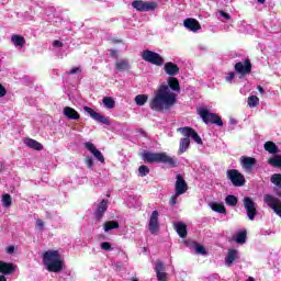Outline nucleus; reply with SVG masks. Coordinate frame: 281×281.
Returning <instances> with one entry per match:
<instances>
[{
    "instance_id": "1",
    "label": "nucleus",
    "mask_w": 281,
    "mask_h": 281,
    "mask_svg": "<svg viewBox=\"0 0 281 281\" xmlns=\"http://www.w3.org/2000/svg\"><path fill=\"white\" fill-rule=\"evenodd\" d=\"M170 89L172 91H181L179 79L175 77H169L168 86L161 85L158 90L155 91V97L149 103L151 111H168V109L175 106V104L177 103V94L170 92Z\"/></svg>"
},
{
    "instance_id": "2",
    "label": "nucleus",
    "mask_w": 281,
    "mask_h": 281,
    "mask_svg": "<svg viewBox=\"0 0 281 281\" xmlns=\"http://www.w3.org/2000/svg\"><path fill=\"white\" fill-rule=\"evenodd\" d=\"M142 159L146 164H166L169 168H177V158L168 156L166 153L144 151Z\"/></svg>"
},
{
    "instance_id": "3",
    "label": "nucleus",
    "mask_w": 281,
    "mask_h": 281,
    "mask_svg": "<svg viewBox=\"0 0 281 281\" xmlns=\"http://www.w3.org/2000/svg\"><path fill=\"white\" fill-rule=\"evenodd\" d=\"M44 265L50 273H60L63 260L58 250H48L44 254Z\"/></svg>"
},
{
    "instance_id": "4",
    "label": "nucleus",
    "mask_w": 281,
    "mask_h": 281,
    "mask_svg": "<svg viewBox=\"0 0 281 281\" xmlns=\"http://www.w3.org/2000/svg\"><path fill=\"white\" fill-rule=\"evenodd\" d=\"M198 114L204 124H215L216 126H223V119L218 114L212 113L205 108H200L198 110Z\"/></svg>"
},
{
    "instance_id": "5",
    "label": "nucleus",
    "mask_w": 281,
    "mask_h": 281,
    "mask_svg": "<svg viewBox=\"0 0 281 281\" xmlns=\"http://www.w3.org/2000/svg\"><path fill=\"white\" fill-rule=\"evenodd\" d=\"M142 58L145 63H149V65H155V67H162L165 60L159 55V53L153 52L150 49H145L142 52Z\"/></svg>"
},
{
    "instance_id": "6",
    "label": "nucleus",
    "mask_w": 281,
    "mask_h": 281,
    "mask_svg": "<svg viewBox=\"0 0 281 281\" xmlns=\"http://www.w3.org/2000/svg\"><path fill=\"white\" fill-rule=\"evenodd\" d=\"M132 8L137 12H155L157 10V2H148L144 0H134Z\"/></svg>"
},
{
    "instance_id": "7",
    "label": "nucleus",
    "mask_w": 281,
    "mask_h": 281,
    "mask_svg": "<svg viewBox=\"0 0 281 281\" xmlns=\"http://www.w3.org/2000/svg\"><path fill=\"white\" fill-rule=\"evenodd\" d=\"M227 179H229L235 188H243V186L247 183V180H245V176L236 169H231L227 171Z\"/></svg>"
},
{
    "instance_id": "8",
    "label": "nucleus",
    "mask_w": 281,
    "mask_h": 281,
    "mask_svg": "<svg viewBox=\"0 0 281 281\" xmlns=\"http://www.w3.org/2000/svg\"><path fill=\"white\" fill-rule=\"evenodd\" d=\"M244 207L246 210L249 221H254V218H256V216L258 215V206L256 205V202H254L251 198L245 196Z\"/></svg>"
},
{
    "instance_id": "9",
    "label": "nucleus",
    "mask_w": 281,
    "mask_h": 281,
    "mask_svg": "<svg viewBox=\"0 0 281 281\" xmlns=\"http://www.w3.org/2000/svg\"><path fill=\"white\" fill-rule=\"evenodd\" d=\"M83 111L86 113H88V115H90V117H92V120H94V122H98L99 124H105V126H110L111 125V121H109V117L94 112L93 109H91L90 106H83Z\"/></svg>"
},
{
    "instance_id": "10",
    "label": "nucleus",
    "mask_w": 281,
    "mask_h": 281,
    "mask_svg": "<svg viewBox=\"0 0 281 281\" xmlns=\"http://www.w3.org/2000/svg\"><path fill=\"white\" fill-rule=\"evenodd\" d=\"M178 131H180V133H182L184 137H188V138L191 137V139H193L195 144H200V145L203 144V139H201V136H199V133H196L194 128L190 126H186V127L178 128Z\"/></svg>"
},
{
    "instance_id": "11",
    "label": "nucleus",
    "mask_w": 281,
    "mask_h": 281,
    "mask_svg": "<svg viewBox=\"0 0 281 281\" xmlns=\"http://www.w3.org/2000/svg\"><path fill=\"white\" fill-rule=\"evenodd\" d=\"M175 191L177 195L186 194L188 192V182H186V178H183V175L181 173L176 176Z\"/></svg>"
},
{
    "instance_id": "12",
    "label": "nucleus",
    "mask_w": 281,
    "mask_h": 281,
    "mask_svg": "<svg viewBox=\"0 0 281 281\" xmlns=\"http://www.w3.org/2000/svg\"><path fill=\"white\" fill-rule=\"evenodd\" d=\"M148 229L150 234H157V232H159V211L151 212Z\"/></svg>"
},
{
    "instance_id": "13",
    "label": "nucleus",
    "mask_w": 281,
    "mask_h": 281,
    "mask_svg": "<svg viewBox=\"0 0 281 281\" xmlns=\"http://www.w3.org/2000/svg\"><path fill=\"white\" fill-rule=\"evenodd\" d=\"M109 210V200H102L98 206L97 210L94 211V216L97 221H102L104 217V214Z\"/></svg>"
},
{
    "instance_id": "14",
    "label": "nucleus",
    "mask_w": 281,
    "mask_h": 281,
    "mask_svg": "<svg viewBox=\"0 0 281 281\" xmlns=\"http://www.w3.org/2000/svg\"><path fill=\"white\" fill-rule=\"evenodd\" d=\"M85 148H87V150H89L93 155V157L98 159V161H100L101 164H104V155H102L101 150L95 148V145H93V143L91 142L85 143Z\"/></svg>"
},
{
    "instance_id": "15",
    "label": "nucleus",
    "mask_w": 281,
    "mask_h": 281,
    "mask_svg": "<svg viewBox=\"0 0 281 281\" xmlns=\"http://www.w3.org/2000/svg\"><path fill=\"white\" fill-rule=\"evenodd\" d=\"M156 278L158 281H168V273L166 271V265L162 261H157L155 266Z\"/></svg>"
},
{
    "instance_id": "16",
    "label": "nucleus",
    "mask_w": 281,
    "mask_h": 281,
    "mask_svg": "<svg viewBox=\"0 0 281 281\" xmlns=\"http://www.w3.org/2000/svg\"><path fill=\"white\" fill-rule=\"evenodd\" d=\"M14 271H16L14 263L0 260V273H2V276H12Z\"/></svg>"
},
{
    "instance_id": "17",
    "label": "nucleus",
    "mask_w": 281,
    "mask_h": 281,
    "mask_svg": "<svg viewBox=\"0 0 281 281\" xmlns=\"http://www.w3.org/2000/svg\"><path fill=\"white\" fill-rule=\"evenodd\" d=\"M183 25L187 30H190V32H199V30H201V23L194 18L186 19Z\"/></svg>"
},
{
    "instance_id": "18",
    "label": "nucleus",
    "mask_w": 281,
    "mask_h": 281,
    "mask_svg": "<svg viewBox=\"0 0 281 281\" xmlns=\"http://www.w3.org/2000/svg\"><path fill=\"white\" fill-rule=\"evenodd\" d=\"M240 161L241 168L247 172H251V170H254V166H256V158L254 157L241 156Z\"/></svg>"
},
{
    "instance_id": "19",
    "label": "nucleus",
    "mask_w": 281,
    "mask_h": 281,
    "mask_svg": "<svg viewBox=\"0 0 281 281\" xmlns=\"http://www.w3.org/2000/svg\"><path fill=\"white\" fill-rule=\"evenodd\" d=\"M251 59L247 58L244 61L235 64V71H251Z\"/></svg>"
},
{
    "instance_id": "20",
    "label": "nucleus",
    "mask_w": 281,
    "mask_h": 281,
    "mask_svg": "<svg viewBox=\"0 0 281 281\" xmlns=\"http://www.w3.org/2000/svg\"><path fill=\"white\" fill-rule=\"evenodd\" d=\"M24 144L27 146V148H32V150H43L44 148L43 144L30 137L24 138Z\"/></svg>"
},
{
    "instance_id": "21",
    "label": "nucleus",
    "mask_w": 281,
    "mask_h": 281,
    "mask_svg": "<svg viewBox=\"0 0 281 281\" xmlns=\"http://www.w3.org/2000/svg\"><path fill=\"white\" fill-rule=\"evenodd\" d=\"M175 229L180 236V238H187L188 237V225L183 222H178L175 226Z\"/></svg>"
},
{
    "instance_id": "22",
    "label": "nucleus",
    "mask_w": 281,
    "mask_h": 281,
    "mask_svg": "<svg viewBox=\"0 0 281 281\" xmlns=\"http://www.w3.org/2000/svg\"><path fill=\"white\" fill-rule=\"evenodd\" d=\"M64 115L68 120H80V113H78V111H76V109H74L71 106H66L64 109Z\"/></svg>"
},
{
    "instance_id": "23",
    "label": "nucleus",
    "mask_w": 281,
    "mask_h": 281,
    "mask_svg": "<svg viewBox=\"0 0 281 281\" xmlns=\"http://www.w3.org/2000/svg\"><path fill=\"white\" fill-rule=\"evenodd\" d=\"M263 148L267 153H270V155H278V153H280V147L271 140L266 142Z\"/></svg>"
},
{
    "instance_id": "24",
    "label": "nucleus",
    "mask_w": 281,
    "mask_h": 281,
    "mask_svg": "<svg viewBox=\"0 0 281 281\" xmlns=\"http://www.w3.org/2000/svg\"><path fill=\"white\" fill-rule=\"evenodd\" d=\"M189 148H190V138L186 136L184 138L180 139L178 155H183V153H186V150H188Z\"/></svg>"
},
{
    "instance_id": "25",
    "label": "nucleus",
    "mask_w": 281,
    "mask_h": 281,
    "mask_svg": "<svg viewBox=\"0 0 281 281\" xmlns=\"http://www.w3.org/2000/svg\"><path fill=\"white\" fill-rule=\"evenodd\" d=\"M115 69H117V71H128V69H131V64L126 59H121L116 61Z\"/></svg>"
},
{
    "instance_id": "26",
    "label": "nucleus",
    "mask_w": 281,
    "mask_h": 281,
    "mask_svg": "<svg viewBox=\"0 0 281 281\" xmlns=\"http://www.w3.org/2000/svg\"><path fill=\"white\" fill-rule=\"evenodd\" d=\"M11 43H13V45L15 47H24L25 46V37L14 34L11 36Z\"/></svg>"
},
{
    "instance_id": "27",
    "label": "nucleus",
    "mask_w": 281,
    "mask_h": 281,
    "mask_svg": "<svg viewBox=\"0 0 281 281\" xmlns=\"http://www.w3.org/2000/svg\"><path fill=\"white\" fill-rule=\"evenodd\" d=\"M237 254H238V251L236 249L228 250V254L225 258V262H226L227 267H232V265H234Z\"/></svg>"
},
{
    "instance_id": "28",
    "label": "nucleus",
    "mask_w": 281,
    "mask_h": 281,
    "mask_svg": "<svg viewBox=\"0 0 281 281\" xmlns=\"http://www.w3.org/2000/svg\"><path fill=\"white\" fill-rule=\"evenodd\" d=\"M211 210H213V212H217V214H227V209H225V205L218 202H213L211 204Z\"/></svg>"
},
{
    "instance_id": "29",
    "label": "nucleus",
    "mask_w": 281,
    "mask_h": 281,
    "mask_svg": "<svg viewBox=\"0 0 281 281\" xmlns=\"http://www.w3.org/2000/svg\"><path fill=\"white\" fill-rule=\"evenodd\" d=\"M104 232H111V229H120V223L117 221H109L103 224Z\"/></svg>"
},
{
    "instance_id": "30",
    "label": "nucleus",
    "mask_w": 281,
    "mask_h": 281,
    "mask_svg": "<svg viewBox=\"0 0 281 281\" xmlns=\"http://www.w3.org/2000/svg\"><path fill=\"white\" fill-rule=\"evenodd\" d=\"M237 245H245L247 243V231L239 232L235 237Z\"/></svg>"
},
{
    "instance_id": "31",
    "label": "nucleus",
    "mask_w": 281,
    "mask_h": 281,
    "mask_svg": "<svg viewBox=\"0 0 281 281\" xmlns=\"http://www.w3.org/2000/svg\"><path fill=\"white\" fill-rule=\"evenodd\" d=\"M268 164L273 168H281V155H276L268 159Z\"/></svg>"
},
{
    "instance_id": "32",
    "label": "nucleus",
    "mask_w": 281,
    "mask_h": 281,
    "mask_svg": "<svg viewBox=\"0 0 281 281\" xmlns=\"http://www.w3.org/2000/svg\"><path fill=\"white\" fill-rule=\"evenodd\" d=\"M192 247L198 254H201V256H207V250L203 247V245L192 241Z\"/></svg>"
},
{
    "instance_id": "33",
    "label": "nucleus",
    "mask_w": 281,
    "mask_h": 281,
    "mask_svg": "<svg viewBox=\"0 0 281 281\" xmlns=\"http://www.w3.org/2000/svg\"><path fill=\"white\" fill-rule=\"evenodd\" d=\"M135 102H136L137 106H144V104H146V102H148V95L147 94H137L135 97Z\"/></svg>"
},
{
    "instance_id": "34",
    "label": "nucleus",
    "mask_w": 281,
    "mask_h": 281,
    "mask_svg": "<svg viewBox=\"0 0 281 281\" xmlns=\"http://www.w3.org/2000/svg\"><path fill=\"white\" fill-rule=\"evenodd\" d=\"M225 203L231 207H236V205H238V198H236V195H227L225 198Z\"/></svg>"
},
{
    "instance_id": "35",
    "label": "nucleus",
    "mask_w": 281,
    "mask_h": 281,
    "mask_svg": "<svg viewBox=\"0 0 281 281\" xmlns=\"http://www.w3.org/2000/svg\"><path fill=\"white\" fill-rule=\"evenodd\" d=\"M103 106L105 109H115V100L111 97L103 98Z\"/></svg>"
},
{
    "instance_id": "36",
    "label": "nucleus",
    "mask_w": 281,
    "mask_h": 281,
    "mask_svg": "<svg viewBox=\"0 0 281 281\" xmlns=\"http://www.w3.org/2000/svg\"><path fill=\"white\" fill-rule=\"evenodd\" d=\"M270 182L281 189V173H274L270 178Z\"/></svg>"
},
{
    "instance_id": "37",
    "label": "nucleus",
    "mask_w": 281,
    "mask_h": 281,
    "mask_svg": "<svg viewBox=\"0 0 281 281\" xmlns=\"http://www.w3.org/2000/svg\"><path fill=\"white\" fill-rule=\"evenodd\" d=\"M165 71H179V66L172 61L165 64Z\"/></svg>"
},
{
    "instance_id": "38",
    "label": "nucleus",
    "mask_w": 281,
    "mask_h": 281,
    "mask_svg": "<svg viewBox=\"0 0 281 281\" xmlns=\"http://www.w3.org/2000/svg\"><path fill=\"white\" fill-rule=\"evenodd\" d=\"M138 175L139 177H147V175H150V169L146 165H142L138 168Z\"/></svg>"
},
{
    "instance_id": "39",
    "label": "nucleus",
    "mask_w": 281,
    "mask_h": 281,
    "mask_svg": "<svg viewBox=\"0 0 281 281\" xmlns=\"http://www.w3.org/2000/svg\"><path fill=\"white\" fill-rule=\"evenodd\" d=\"M2 204L4 207H10L12 205V195L5 193L2 195Z\"/></svg>"
},
{
    "instance_id": "40",
    "label": "nucleus",
    "mask_w": 281,
    "mask_h": 281,
    "mask_svg": "<svg viewBox=\"0 0 281 281\" xmlns=\"http://www.w3.org/2000/svg\"><path fill=\"white\" fill-rule=\"evenodd\" d=\"M260 103V99L256 95H250L248 98V106L255 108Z\"/></svg>"
},
{
    "instance_id": "41",
    "label": "nucleus",
    "mask_w": 281,
    "mask_h": 281,
    "mask_svg": "<svg viewBox=\"0 0 281 281\" xmlns=\"http://www.w3.org/2000/svg\"><path fill=\"white\" fill-rule=\"evenodd\" d=\"M101 249H103V251H113V247L111 246V243L109 241H103L100 244Z\"/></svg>"
},
{
    "instance_id": "42",
    "label": "nucleus",
    "mask_w": 281,
    "mask_h": 281,
    "mask_svg": "<svg viewBox=\"0 0 281 281\" xmlns=\"http://www.w3.org/2000/svg\"><path fill=\"white\" fill-rule=\"evenodd\" d=\"M85 164L88 166L89 169L93 168V158L87 156L85 158Z\"/></svg>"
},
{
    "instance_id": "43",
    "label": "nucleus",
    "mask_w": 281,
    "mask_h": 281,
    "mask_svg": "<svg viewBox=\"0 0 281 281\" xmlns=\"http://www.w3.org/2000/svg\"><path fill=\"white\" fill-rule=\"evenodd\" d=\"M5 95H8V90L0 83V98H5Z\"/></svg>"
},
{
    "instance_id": "44",
    "label": "nucleus",
    "mask_w": 281,
    "mask_h": 281,
    "mask_svg": "<svg viewBox=\"0 0 281 281\" xmlns=\"http://www.w3.org/2000/svg\"><path fill=\"white\" fill-rule=\"evenodd\" d=\"M180 195H177V192L170 198L169 204L170 205H177V199H179Z\"/></svg>"
},
{
    "instance_id": "45",
    "label": "nucleus",
    "mask_w": 281,
    "mask_h": 281,
    "mask_svg": "<svg viewBox=\"0 0 281 281\" xmlns=\"http://www.w3.org/2000/svg\"><path fill=\"white\" fill-rule=\"evenodd\" d=\"M220 14H221V16H223L226 21H229V20L232 19V15H229V13H227V12H225V11H223V10L220 11Z\"/></svg>"
},
{
    "instance_id": "46",
    "label": "nucleus",
    "mask_w": 281,
    "mask_h": 281,
    "mask_svg": "<svg viewBox=\"0 0 281 281\" xmlns=\"http://www.w3.org/2000/svg\"><path fill=\"white\" fill-rule=\"evenodd\" d=\"M236 78V72H229L228 76H226V82H232Z\"/></svg>"
},
{
    "instance_id": "47",
    "label": "nucleus",
    "mask_w": 281,
    "mask_h": 281,
    "mask_svg": "<svg viewBox=\"0 0 281 281\" xmlns=\"http://www.w3.org/2000/svg\"><path fill=\"white\" fill-rule=\"evenodd\" d=\"M35 226L43 229V227H45V222H43V220L38 218V220H36Z\"/></svg>"
},
{
    "instance_id": "48",
    "label": "nucleus",
    "mask_w": 281,
    "mask_h": 281,
    "mask_svg": "<svg viewBox=\"0 0 281 281\" xmlns=\"http://www.w3.org/2000/svg\"><path fill=\"white\" fill-rule=\"evenodd\" d=\"M64 45L65 44L63 42L58 41V40H55L53 42V47H64Z\"/></svg>"
},
{
    "instance_id": "49",
    "label": "nucleus",
    "mask_w": 281,
    "mask_h": 281,
    "mask_svg": "<svg viewBox=\"0 0 281 281\" xmlns=\"http://www.w3.org/2000/svg\"><path fill=\"white\" fill-rule=\"evenodd\" d=\"M247 74H249V71H237L238 78H243L244 76H247Z\"/></svg>"
},
{
    "instance_id": "50",
    "label": "nucleus",
    "mask_w": 281,
    "mask_h": 281,
    "mask_svg": "<svg viewBox=\"0 0 281 281\" xmlns=\"http://www.w3.org/2000/svg\"><path fill=\"white\" fill-rule=\"evenodd\" d=\"M14 251V246H10L7 248V254H12Z\"/></svg>"
},
{
    "instance_id": "51",
    "label": "nucleus",
    "mask_w": 281,
    "mask_h": 281,
    "mask_svg": "<svg viewBox=\"0 0 281 281\" xmlns=\"http://www.w3.org/2000/svg\"><path fill=\"white\" fill-rule=\"evenodd\" d=\"M257 89L259 92L265 93V88H262L261 86H258Z\"/></svg>"
},
{
    "instance_id": "52",
    "label": "nucleus",
    "mask_w": 281,
    "mask_h": 281,
    "mask_svg": "<svg viewBox=\"0 0 281 281\" xmlns=\"http://www.w3.org/2000/svg\"><path fill=\"white\" fill-rule=\"evenodd\" d=\"M168 76H177V71H167Z\"/></svg>"
},
{
    "instance_id": "53",
    "label": "nucleus",
    "mask_w": 281,
    "mask_h": 281,
    "mask_svg": "<svg viewBox=\"0 0 281 281\" xmlns=\"http://www.w3.org/2000/svg\"><path fill=\"white\" fill-rule=\"evenodd\" d=\"M0 281H8V279H5V276L0 274Z\"/></svg>"
},
{
    "instance_id": "54",
    "label": "nucleus",
    "mask_w": 281,
    "mask_h": 281,
    "mask_svg": "<svg viewBox=\"0 0 281 281\" xmlns=\"http://www.w3.org/2000/svg\"><path fill=\"white\" fill-rule=\"evenodd\" d=\"M70 71H80V67H74Z\"/></svg>"
},
{
    "instance_id": "55",
    "label": "nucleus",
    "mask_w": 281,
    "mask_h": 281,
    "mask_svg": "<svg viewBox=\"0 0 281 281\" xmlns=\"http://www.w3.org/2000/svg\"><path fill=\"white\" fill-rule=\"evenodd\" d=\"M247 281H256V279H254V277H249Z\"/></svg>"
},
{
    "instance_id": "56",
    "label": "nucleus",
    "mask_w": 281,
    "mask_h": 281,
    "mask_svg": "<svg viewBox=\"0 0 281 281\" xmlns=\"http://www.w3.org/2000/svg\"><path fill=\"white\" fill-rule=\"evenodd\" d=\"M258 1V3H265L267 0H257Z\"/></svg>"
},
{
    "instance_id": "57",
    "label": "nucleus",
    "mask_w": 281,
    "mask_h": 281,
    "mask_svg": "<svg viewBox=\"0 0 281 281\" xmlns=\"http://www.w3.org/2000/svg\"><path fill=\"white\" fill-rule=\"evenodd\" d=\"M116 52L115 50H111V56H115Z\"/></svg>"
},
{
    "instance_id": "58",
    "label": "nucleus",
    "mask_w": 281,
    "mask_h": 281,
    "mask_svg": "<svg viewBox=\"0 0 281 281\" xmlns=\"http://www.w3.org/2000/svg\"><path fill=\"white\" fill-rule=\"evenodd\" d=\"M70 74H76V71H70Z\"/></svg>"
}]
</instances>
